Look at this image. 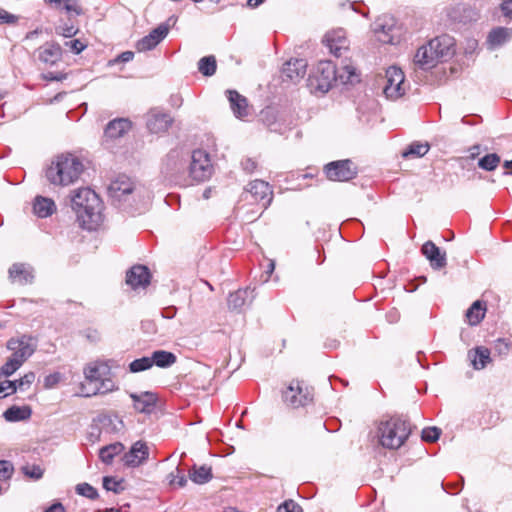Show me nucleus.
Segmentation results:
<instances>
[{
    "label": "nucleus",
    "mask_w": 512,
    "mask_h": 512,
    "mask_svg": "<svg viewBox=\"0 0 512 512\" xmlns=\"http://www.w3.org/2000/svg\"><path fill=\"white\" fill-rule=\"evenodd\" d=\"M166 480L170 486L184 487L187 483L185 475L178 467L167 475Z\"/></svg>",
    "instance_id": "nucleus-43"
},
{
    "label": "nucleus",
    "mask_w": 512,
    "mask_h": 512,
    "mask_svg": "<svg viewBox=\"0 0 512 512\" xmlns=\"http://www.w3.org/2000/svg\"><path fill=\"white\" fill-rule=\"evenodd\" d=\"M512 38V30L506 27L493 29L488 35V42L492 47H498Z\"/></svg>",
    "instance_id": "nucleus-32"
},
{
    "label": "nucleus",
    "mask_w": 512,
    "mask_h": 512,
    "mask_svg": "<svg viewBox=\"0 0 512 512\" xmlns=\"http://www.w3.org/2000/svg\"><path fill=\"white\" fill-rule=\"evenodd\" d=\"M61 58V47L55 43H46L38 50V59L46 64L53 65Z\"/></svg>",
    "instance_id": "nucleus-27"
},
{
    "label": "nucleus",
    "mask_w": 512,
    "mask_h": 512,
    "mask_svg": "<svg viewBox=\"0 0 512 512\" xmlns=\"http://www.w3.org/2000/svg\"><path fill=\"white\" fill-rule=\"evenodd\" d=\"M246 192L255 202L260 203L263 208H266L272 200V190L269 184L262 180L250 182Z\"/></svg>",
    "instance_id": "nucleus-16"
},
{
    "label": "nucleus",
    "mask_w": 512,
    "mask_h": 512,
    "mask_svg": "<svg viewBox=\"0 0 512 512\" xmlns=\"http://www.w3.org/2000/svg\"><path fill=\"white\" fill-rule=\"evenodd\" d=\"M429 149L430 146L427 142H413L405 151H403L402 156L404 158H419L426 155Z\"/></svg>",
    "instance_id": "nucleus-40"
},
{
    "label": "nucleus",
    "mask_w": 512,
    "mask_h": 512,
    "mask_svg": "<svg viewBox=\"0 0 512 512\" xmlns=\"http://www.w3.org/2000/svg\"><path fill=\"white\" fill-rule=\"evenodd\" d=\"M260 117L270 131L282 134L288 129V126L280 121L278 113L273 108L267 107L262 110Z\"/></svg>",
    "instance_id": "nucleus-25"
},
{
    "label": "nucleus",
    "mask_w": 512,
    "mask_h": 512,
    "mask_svg": "<svg viewBox=\"0 0 512 512\" xmlns=\"http://www.w3.org/2000/svg\"><path fill=\"white\" fill-rule=\"evenodd\" d=\"M134 190V183L126 175H119L108 186V195L114 203L127 201Z\"/></svg>",
    "instance_id": "nucleus-11"
},
{
    "label": "nucleus",
    "mask_w": 512,
    "mask_h": 512,
    "mask_svg": "<svg viewBox=\"0 0 512 512\" xmlns=\"http://www.w3.org/2000/svg\"><path fill=\"white\" fill-rule=\"evenodd\" d=\"M61 379V375L60 373H53V374H50L48 376L45 377L44 379V386L46 388H52L54 387L56 384L59 383Z\"/></svg>",
    "instance_id": "nucleus-55"
},
{
    "label": "nucleus",
    "mask_w": 512,
    "mask_h": 512,
    "mask_svg": "<svg viewBox=\"0 0 512 512\" xmlns=\"http://www.w3.org/2000/svg\"><path fill=\"white\" fill-rule=\"evenodd\" d=\"M324 43L330 52L337 57L342 55V51H346L349 47V40L346 32L341 29H334L325 34Z\"/></svg>",
    "instance_id": "nucleus-14"
},
{
    "label": "nucleus",
    "mask_w": 512,
    "mask_h": 512,
    "mask_svg": "<svg viewBox=\"0 0 512 512\" xmlns=\"http://www.w3.org/2000/svg\"><path fill=\"white\" fill-rule=\"evenodd\" d=\"M17 21V17L6 10H0V23L12 24Z\"/></svg>",
    "instance_id": "nucleus-58"
},
{
    "label": "nucleus",
    "mask_w": 512,
    "mask_h": 512,
    "mask_svg": "<svg viewBox=\"0 0 512 512\" xmlns=\"http://www.w3.org/2000/svg\"><path fill=\"white\" fill-rule=\"evenodd\" d=\"M9 276L13 282L19 284H27L33 279L31 271L23 264H13L9 269Z\"/></svg>",
    "instance_id": "nucleus-31"
},
{
    "label": "nucleus",
    "mask_w": 512,
    "mask_h": 512,
    "mask_svg": "<svg viewBox=\"0 0 512 512\" xmlns=\"http://www.w3.org/2000/svg\"><path fill=\"white\" fill-rule=\"evenodd\" d=\"M495 349L499 354H507L509 351V343L502 338L496 340Z\"/></svg>",
    "instance_id": "nucleus-59"
},
{
    "label": "nucleus",
    "mask_w": 512,
    "mask_h": 512,
    "mask_svg": "<svg viewBox=\"0 0 512 512\" xmlns=\"http://www.w3.org/2000/svg\"><path fill=\"white\" fill-rule=\"evenodd\" d=\"M56 211L55 202L47 197L37 196L33 202V212L40 218L51 216Z\"/></svg>",
    "instance_id": "nucleus-28"
},
{
    "label": "nucleus",
    "mask_w": 512,
    "mask_h": 512,
    "mask_svg": "<svg viewBox=\"0 0 512 512\" xmlns=\"http://www.w3.org/2000/svg\"><path fill=\"white\" fill-rule=\"evenodd\" d=\"M43 78L49 81H61L65 77L62 74H55L54 72H48L43 75Z\"/></svg>",
    "instance_id": "nucleus-61"
},
{
    "label": "nucleus",
    "mask_w": 512,
    "mask_h": 512,
    "mask_svg": "<svg viewBox=\"0 0 512 512\" xmlns=\"http://www.w3.org/2000/svg\"><path fill=\"white\" fill-rule=\"evenodd\" d=\"M23 474L33 480H39L43 476V469L39 465H25L22 467Z\"/></svg>",
    "instance_id": "nucleus-46"
},
{
    "label": "nucleus",
    "mask_w": 512,
    "mask_h": 512,
    "mask_svg": "<svg viewBox=\"0 0 512 512\" xmlns=\"http://www.w3.org/2000/svg\"><path fill=\"white\" fill-rule=\"evenodd\" d=\"M86 337L91 341V342H96L99 340V333L96 331V330H89L87 331V334H86Z\"/></svg>",
    "instance_id": "nucleus-64"
},
{
    "label": "nucleus",
    "mask_w": 512,
    "mask_h": 512,
    "mask_svg": "<svg viewBox=\"0 0 512 512\" xmlns=\"http://www.w3.org/2000/svg\"><path fill=\"white\" fill-rule=\"evenodd\" d=\"M134 57V53L131 52V51H125L123 52L122 54H120L118 56V58L116 59V61H119V62H129L133 59Z\"/></svg>",
    "instance_id": "nucleus-62"
},
{
    "label": "nucleus",
    "mask_w": 512,
    "mask_h": 512,
    "mask_svg": "<svg viewBox=\"0 0 512 512\" xmlns=\"http://www.w3.org/2000/svg\"><path fill=\"white\" fill-rule=\"evenodd\" d=\"M14 473V466L10 461L0 460V482L8 481Z\"/></svg>",
    "instance_id": "nucleus-47"
},
{
    "label": "nucleus",
    "mask_w": 512,
    "mask_h": 512,
    "mask_svg": "<svg viewBox=\"0 0 512 512\" xmlns=\"http://www.w3.org/2000/svg\"><path fill=\"white\" fill-rule=\"evenodd\" d=\"M123 479H116L114 477L106 476L103 478V487L107 491H113L114 493H120L124 490Z\"/></svg>",
    "instance_id": "nucleus-44"
},
{
    "label": "nucleus",
    "mask_w": 512,
    "mask_h": 512,
    "mask_svg": "<svg viewBox=\"0 0 512 512\" xmlns=\"http://www.w3.org/2000/svg\"><path fill=\"white\" fill-rule=\"evenodd\" d=\"M111 363V360H96L84 367L83 374L88 382V386L86 384L81 385L82 395L91 397L97 394H106L117 389L114 381L110 378Z\"/></svg>",
    "instance_id": "nucleus-2"
},
{
    "label": "nucleus",
    "mask_w": 512,
    "mask_h": 512,
    "mask_svg": "<svg viewBox=\"0 0 512 512\" xmlns=\"http://www.w3.org/2000/svg\"><path fill=\"white\" fill-rule=\"evenodd\" d=\"M437 62L438 60L435 57L432 49H430L429 43L421 46L414 56V63L424 70L434 67Z\"/></svg>",
    "instance_id": "nucleus-26"
},
{
    "label": "nucleus",
    "mask_w": 512,
    "mask_h": 512,
    "mask_svg": "<svg viewBox=\"0 0 512 512\" xmlns=\"http://www.w3.org/2000/svg\"><path fill=\"white\" fill-rule=\"evenodd\" d=\"M307 62L304 59H293L286 62L282 68L283 81L297 83L306 74Z\"/></svg>",
    "instance_id": "nucleus-19"
},
{
    "label": "nucleus",
    "mask_w": 512,
    "mask_h": 512,
    "mask_svg": "<svg viewBox=\"0 0 512 512\" xmlns=\"http://www.w3.org/2000/svg\"><path fill=\"white\" fill-rule=\"evenodd\" d=\"M252 298V291H250L248 288L239 289L233 293H230L228 297V307L232 310H240L248 302L250 303Z\"/></svg>",
    "instance_id": "nucleus-30"
},
{
    "label": "nucleus",
    "mask_w": 512,
    "mask_h": 512,
    "mask_svg": "<svg viewBox=\"0 0 512 512\" xmlns=\"http://www.w3.org/2000/svg\"><path fill=\"white\" fill-rule=\"evenodd\" d=\"M500 163V157L495 154H487L484 157H482L479 162L478 166L486 171H493L497 168V166Z\"/></svg>",
    "instance_id": "nucleus-42"
},
{
    "label": "nucleus",
    "mask_w": 512,
    "mask_h": 512,
    "mask_svg": "<svg viewBox=\"0 0 512 512\" xmlns=\"http://www.w3.org/2000/svg\"><path fill=\"white\" fill-rule=\"evenodd\" d=\"M124 450V446L120 442L104 446L99 451V458L105 464L112 463L114 457Z\"/></svg>",
    "instance_id": "nucleus-37"
},
{
    "label": "nucleus",
    "mask_w": 512,
    "mask_h": 512,
    "mask_svg": "<svg viewBox=\"0 0 512 512\" xmlns=\"http://www.w3.org/2000/svg\"><path fill=\"white\" fill-rule=\"evenodd\" d=\"M410 433V423L400 417H392L381 421L378 426L379 442L388 449L400 448L408 439Z\"/></svg>",
    "instance_id": "nucleus-6"
},
{
    "label": "nucleus",
    "mask_w": 512,
    "mask_h": 512,
    "mask_svg": "<svg viewBox=\"0 0 512 512\" xmlns=\"http://www.w3.org/2000/svg\"><path fill=\"white\" fill-rule=\"evenodd\" d=\"M393 29L394 19L390 16L379 17L373 24V31L382 43H393Z\"/></svg>",
    "instance_id": "nucleus-22"
},
{
    "label": "nucleus",
    "mask_w": 512,
    "mask_h": 512,
    "mask_svg": "<svg viewBox=\"0 0 512 512\" xmlns=\"http://www.w3.org/2000/svg\"><path fill=\"white\" fill-rule=\"evenodd\" d=\"M46 4L53 6L55 9H63L68 14L80 15L82 9L79 0H43Z\"/></svg>",
    "instance_id": "nucleus-34"
},
{
    "label": "nucleus",
    "mask_w": 512,
    "mask_h": 512,
    "mask_svg": "<svg viewBox=\"0 0 512 512\" xmlns=\"http://www.w3.org/2000/svg\"><path fill=\"white\" fill-rule=\"evenodd\" d=\"M64 45L74 54L81 53L87 47V43L80 39L66 41Z\"/></svg>",
    "instance_id": "nucleus-50"
},
{
    "label": "nucleus",
    "mask_w": 512,
    "mask_h": 512,
    "mask_svg": "<svg viewBox=\"0 0 512 512\" xmlns=\"http://www.w3.org/2000/svg\"><path fill=\"white\" fill-rule=\"evenodd\" d=\"M277 512H302V509L298 504L290 500L280 505L277 509Z\"/></svg>",
    "instance_id": "nucleus-54"
},
{
    "label": "nucleus",
    "mask_w": 512,
    "mask_h": 512,
    "mask_svg": "<svg viewBox=\"0 0 512 512\" xmlns=\"http://www.w3.org/2000/svg\"><path fill=\"white\" fill-rule=\"evenodd\" d=\"M149 457V447L141 440L135 442L122 458L125 466L138 467Z\"/></svg>",
    "instance_id": "nucleus-15"
},
{
    "label": "nucleus",
    "mask_w": 512,
    "mask_h": 512,
    "mask_svg": "<svg viewBox=\"0 0 512 512\" xmlns=\"http://www.w3.org/2000/svg\"><path fill=\"white\" fill-rule=\"evenodd\" d=\"M131 127V123L124 118L110 121L104 131L106 138L115 139L125 134Z\"/></svg>",
    "instance_id": "nucleus-29"
},
{
    "label": "nucleus",
    "mask_w": 512,
    "mask_h": 512,
    "mask_svg": "<svg viewBox=\"0 0 512 512\" xmlns=\"http://www.w3.org/2000/svg\"><path fill=\"white\" fill-rule=\"evenodd\" d=\"M84 165L79 158L72 154H62L52 161L46 170V177L53 185L67 186L76 182Z\"/></svg>",
    "instance_id": "nucleus-5"
},
{
    "label": "nucleus",
    "mask_w": 512,
    "mask_h": 512,
    "mask_svg": "<svg viewBox=\"0 0 512 512\" xmlns=\"http://www.w3.org/2000/svg\"><path fill=\"white\" fill-rule=\"evenodd\" d=\"M31 413L29 406H12L4 412L3 416L9 422H16L29 419Z\"/></svg>",
    "instance_id": "nucleus-35"
},
{
    "label": "nucleus",
    "mask_w": 512,
    "mask_h": 512,
    "mask_svg": "<svg viewBox=\"0 0 512 512\" xmlns=\"http://www.w3.org/2000/svg\"><path fill=\"white\" fill-rule=\"evenodd\" d=\"M226 96L236 118L244 119L250 114V107L246 97L239 94L236 90H227Z\"/></svg>",
    "instance_id": "nucleus-21"
},
{
    "label": "nucleus",
    "mask_w": 512,
    "mask_h": 512,
    "mask_svg": "<svg viewBox=\"0 0 512 512\" xmlns=\"http://www.w3.org/2000/svg\"><path fill=\"white\" fill-rule=\"evenodd\" d=\"M44 512H66L64 506L61 503H54L49 508H47Z\"/></svg>",
    "instance_id": "nucleus-63"
},
{
    "label": "nucleus",
    "mask_w": 512,
    "mask_h": 512,
    "mask_svg": "<svg viewBox=\"0 0 512 512\" xmlns=\"http://www.w3.org/2000/svg\"><path fill=\"white\" fill-rule=\"evenodd\" d=\"M71 205L80 225L87 230H96L102 222V202L90 188H79L72 192Z\"/></svg>",
    "instance_id": "nucleus-1"
},
{
    "label": "nucleus",
    "mask_w": 512,
    "mask_h": 512,
    "mask_svg": "<svg viewBox=\"0 0 512 512\" xmlns=\"http://www.w3.org/2000/svg\"><path fill=\"white\" fill-rule=\"evenodd\" d=\"M283 398L288 405L296 408L311 402L312 393L307 387L303 388L299 381H293L284 391Z\"/></svg>",
    "instance_id": "nucleus-12"
},
{
    "label": "nucleus",
    "mask_w": 512,
    "mask_h": 512,
    "mask_svg": "<svg viewBox=\"0 0 512 512\" xmlns=\"http://www.w3.org/2000/svg\"><path fill=\"white\" fill-rule=\"evenodd\" d=\"M150 279L149 269L144 265H135L126 274V283L132 289L146 288Z\"/></svg>",
    "instance_id": "nucleus-18"
},
{
    "label": "nucleus",
    "mask_w": 512,
    "mask_h": 512,
    "mask_svg": "<svg viewBox=\"0 0 512 512\" xmlns=\"http://www.w3.org/2000/svg\"><path fill=\"white\" fill-rule=\"evenodd\" d=\"M102 421L105 426L106 425L112 426V428L110 430L111 432H117L120 429L119 426L122 427V421L117 418L113 419L111 417H105Z\"/></svg>",
    "instance_id": "nucleus-56"
},
{
    "label": "nucleus",
    "mask_w": 512,
    "mask_h": 512,
    "mask_svg": "<svg viewBox=\"0 0 512 512\" xmlns=\"http://www.w3.org/2000/svg\"><path fill=\"white\" fill-rule=\"evenodd\" d=\"M491 361L490 351L486 347H477L472 358V365L475 369L480 370L486 367Z\"/></svg>",
    "instance_id": "nucleus-39"
},
{
    "label": "nucleus",
    "mask_w": 512,
    "mask_h": 512,
    "mask_svg": "<svg viewBox=\"0 0 512 512\" xmlns=\"http://www.w3.org/2000/svg\"><path fill=\"white\" fill-rule=\"evenodd\" d=\"M101 431L98 427L92 426L91 431L88 434V439L90 442L95 443L100 438Z\"/></svg>",
    "instance_id": "nucleus-60"
},
{
    "label": "nucleus",
    "mask_w": 512,
    "mask_h": 512,
    "mask_svg": "<svg viewBox=\"0 0 512 512\" xmlns=\"http://www.w3.org/2000/svg\"><path fill=\"white\" fill-rule=\"evenodd\" d=\"M316 88L322 93H326L332 85L339 81L341 84L353 83L358 81L356 68L351 63H343L339 68L331 61H321L314 75Z\"/></svg>",
    "instance_id": "nucleus-4"
},
{
    "label": "nucleus",
    "mask_w": 512,
    "mask_h": 512,
    "mask_svg": "<svg viewBox=\"0 0 512 512\" xmlns=\"http://www.w3.org/2000/svg\"><path fill=\"white\" fill-rule=\"evenodd\" d=\"M186 153L180 149L171 150L163 160L162 164V173L176 180L179 175H181L186 168Z\"/></svg>",
    "instance_id": "nucleus-10"
},
{
    "label": "nucleus",
    "mask_w": 512,
    "mask_h": 512,
    "mask_svg": "<svg viewBox=\"0 0 512 512\" xmlns=\"http://www.w3.org/2000/svg\"><path fill=\"white\" fill-rule=\"evenodd\" d=\"M152 367L150 357H142L139 359H135L129 364V370L132 373H138L141 371H145Z\"/></svg>",
    "instance_id": "nucleus-45"
},
{
    "label": "nucleus",
    "mask_w": 512,
    "mask_h": 512,
    "mask_svg": "<svg viewBox=\"0 0 512 512\" xmlns=\"http://www.w3.org/2000/svg\"><path fill=\"white\" fill-rule=\"evenodd\" d=\"M423 255L429 260L433 269L444 268L447 264L446 253L441 251L432 241H427L421 249Z\"/></svg>",
    "instance_id": "nucleus-20"
},
{
    "label": "nucleus",
    "mask_w": 512,
    "mask_h": 512,
    "mask_svg": "<svg viewBox=\"0 0 512 512\" xmlns=\"http://www.w3.org/2000/svg\"><path fill=\"white\" fill-rule=\"evenodd\" d=\"M428 43L438 61L448 59L454 54V39L449 35L438 36Z\"/></svg>",
    "instance_id": "nucleus-17"
},
{
    "label": "nucleus",
    "mask_w": 512,
    "mask_h": 512,
    "mask_svg": "<svg viewBox=\"0 0 512 512\" xmlns=\"http://www.w3.org/2000/svg\"><path fill=\"white\" fill-rule=\"evenodd\" d=\"M502 14L512 20V0H503L501 3Z\"/></svg>",
    "instance_id": "nucleus-57"
},
{
    "label": "nucleus",
    "mask_w": 512,
    "mask_h": 512,
    "mask_svg": "<svg viewBox=\"0 0 512 512\" xmlns=\"http://www.w3.org/2000/svg\"><path fill=\"white\" fill-rule=\"evenodd\" d=\"M171 118L168 114L151 112L147 119V128L152 133L165 132L171 125Z\"/></svg>",
    "instance_id": "nucleus-24"
},
{
    "label": "nucleus",
    "mask_w": 512,
    "mask_h": 512,
    "mask_svg": "<svg viewBox=\"0 0 512 512\" xmlns=\"http://www.w3.org/2000/svg\"><path fill=\"white\" fill-rule=\"evenodd\" d=\"M441 431L437 427H427L422 430V439L426 442H435L439 439Z\"/></svg>",
    "instance_id": "nucleus-49"
},
{
    "label": "nucleus",
    "mask_w": 512,
    "mask_h": 512,
    "mask_svg": "<svg viewBox=\"0 0 512 512\" xmlns=\"http://www.w3.org/2000/svg\"><path fill=\"white\" fill-rule=\"evenodd\" d=\"M324 172L331 181H349L357 174V169L351 160H338L328 163Z\"/></svg>",
    "instance_id": "nucleus-9"
},
{
    "label": "nucleus",
    "mask_w": 512,
    "mask_h": 512,
    "mask_svg": "<svg viewBox=\"0 0 512 512\" xmlns=\"http://www.w3.org/2000/svg\"><path fill=\"white\" fill-rule=\"evenodd\" d=\"M171 19L167 22L159 24L148 35L140 39L136 44L139 52H145L154 49L169 33L171 28Z\"/></svg>",
    "instance_id": "nucleus-13"
},
{
    "label": "nucleus",
    "mask_w": 512,
    "mask_h": 512,
    "mask_svg": "<svg viewBox=\"0 0 512 512\" xmlns=\"http://www.w3.org/2000/svg\"><path fill=\"white\" fill-rule=\"evenodd\" d=\"M189 477L196 484H205L212 478V470L205 465L193 466L189 471Z\"/></svg>",
    "instance_id": "nucleus-38"
},
{
    "label": "nucleus",
    "mask_w": 512,
    "mask_h": 512,
    "mask_svg": "<svg viewBox=\"0 0 512 512\" xmlns=\"http://www.w3.org/2000/svg\"><path fill=\"white\" fill-rule=\"evenodd\" d=\"M406 92L405 76L403 71L396 66H391L385 73L383 93L386 98L396 100Z\"/></svg>",
    "instance_id": "nucleus-7"
},
{
    "label": "nucleus",
    "mask_w": 512,
    "mask_h": 512,
    "mask_svg": "<svg viewBox=\"0 0 512 512\" xmlns=\"http://www.w3.org/2000/svg\"><path fill=\"white\" fill-rule=\"evenodd\" d=\"M134 408L140 413H150L157 402V397L151 392H142L140 394L131 393Z\"/></svg>",
    "instance_id": "nucleus-23"
},
{
    "label": "nucleus",
    "mask_w": 512,
    "mask_h": 512,
    "mask_svg": "<svg viewBox=\"0 0 512 512\" xmlns=\"http://www.w3.org/2000/svg\"><path fill=\"white\" fill-rule=\"evenodd\" d=\"M485 312H486L485 305L479 300L475 301L466 312V317H467L469 324L470 325L479 324L483 320V318L485 316Z\"/></svg>",
    "instance_id": "nucleus-36"
},
{
    "label": "nucleus",
    "mask_w": 512,
    "mask_h": 512,
    "mask_svg": "<svg viewBox=\"0 0 512 512\" xmlns=\"http://www.w3.org/2000/svg\"><path fill=\"white\" fill-rule=\"evenodd\" d=\"M38 346L37 338L22 334L10 338L6 348L11 351V356L1 366L0 373L5 377L14 374L36 351Z\"/></svg>",
    "instance_id": "nucleus-3"
},
{
    "label": "nucleus",
    "mask_w": 512,
    "mask_h": 512,
    "mask_svg": "<svg viewBox=\"0 0 512 512\" xmlns=\"http://www.w3.org/2000/svg\"><path fill=\"white\" fill-rule=\"evenodd\" d=\"M190 176L198 182L205 181L212 174V164L209 155L204 150H194L188 166Z\"/></svg>",
    "instance_id": "nucleus-8"
},
{
    "label": "nucleus",
    "mask_w": 512,
    "mask_h": 512,
    "mask_svg": "<svg viewBox=\"0 0 512 512\" xmlns=\"http://www.w3.org/2000/svg\"><path fill=\"white\" fill-rule=\"evenodd\" d=\"M35 373L34 372H28L23 377H21L19 380L15 381L17 389L25 390L28 388L35 380Z\"/></svg>",
    "instance_id": "nucleus-51"
},
{
    "label": "nucleus",
    "mask_w": 512,
    "mask_h": 512,
    "mask_svg": "<svg viewBox=\"0 0 512 512\" xmlns=\"http://www.w3.org/2000/svg\"><path fill=\"white\" fill-rule=\"evenodd\" d=\"M216 59L214 56H206L199 60L198 70L204 76H212L216 72Z\"/></svg>",
    "instance_id": "nucleus-41"
},
{
    "label": "nucleus",
    "mask_w": 512,
    "mask_h": 512,
    "mask_svg": "<svg viewBox=\"0 0 512 512\" xmlns=\"http://www.w3.org/2000/svg\"><path fill=\"white\" fill-rule=\"evenodd\" d=\"M57 33L66 37V38H71L73 37L74 35H76L78 33V28H76L74 25H61L59 26L57 29H56Z\"/></svg>",
    "instance_id": "nucleus-53"
},
{
    "label": "nucleus",
    "mask_w": 512,
    "mask_h": 512,
    "mask_svg": "<svg viewBox=\"0 0 512 512\" xmlns=\"http://www.w3.org/2000/svg\"><path fill=\"white\" fill-rule=\"evenodd\" d=\"M151 364L156 365L160 368H166L172 366L177 358L176 355L172 352L165 350H157L152 353L150 356Z\"/></svg>",
    "instance_id": "nucleus-33"
},
{
    "label": "nucleus",
    "mask_w": 512,
    "mask_h": 512,
    "mask_svg": "<svg viewBox=\"0 0 512 512\" xmlns=\"http://www.w3.org/2000/svg\"><path fill=\"white\" fill-rule=\"evenodd\" d=\"M16 382L5 380L0 383V398L16 392Z\"/></svg>",
    "instance_id": "nucleus-52"
},
{
    "label": "nucleus",
    "mask_w": 512,
    "mask_h": 512,
    "mask_svg": "<svg viewBox=\"0 0 512 512\" xmlns=\"http://www.w3.org/2000/svg\"><path fill=\"white\" fill-rule=\"evenodd\" d=\"M76 492L89 499H95L98 496L97 490L88 483L78 484L76 486Z\"/></svg>",
    "instance_id": "nucleus-48"
}]
</instances>
